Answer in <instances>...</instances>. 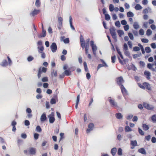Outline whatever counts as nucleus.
Here are the masks:
<instances>
[{
  "mask_svg": "<svg viewBox=\"0 0 156 156\" xmlns=\"http://www.w3.org/2000/svg\"><path fill=\"white\" fill-rule=\"evenodd\" d=\"M23 152L24 154L26 155L29 154L31 155H34L36 153V149L35 148L32 147L29 148L28 151L27 150H24Z\"/></svg>",
  "mask_w": 156,
  "mask_h": 156,
  "instance_id": "1",
  "label": "nucleus"
},
{
  "mask_svg": "<svg viewBox=\"0 0 156 156\" xmlns=\"http://www.w3.org/2000/svg\"><path fill=\"white\" fill-rule=\"evenodd\" d=\"M138 86L141 88L143 89H147L151 90V88L150 84L146 82H144L143 84L138 83Z\"/></svg>",
  "mask_w": 156,
  "mask_h": 156,
  "instance_id": "2",
  "label": "nucleus"
},
{
  "mask_svg": "<svg viewBox=\"0 0 156 156\" xmlns=\"http://www.w3.org/2000/svg\"><path fill=\"white\" fill-rule=\"evenodd\" d=\"M117 51L118 54L119 55H120V57L121 58L123 59V60H121L120 58L119 57H118V59L119 60V63L121 64L122 65H124L125 64H126V61L125 59H123V57L122 56L121 51H120V50L119 49H117Z\"/></svg>",
  "mask_w": 156,
  "mask_h": 156,
  "instance_id": "3",
  "label": "nucleus"
},
{
  "mask_svg": "<svg viewBox=\"0 0 156 156\" xmlns=\"http://www.w3.org/2000/svg\"><path fill=\"white\" fill-rule=\"evenodd\" d=\"M37 49L39 53H41V56L42 58H44L46 57V55L44 52L43 51L44 50V47L43 46L38 47Z\"/></svg>",
  "mask_w": 156,
  "mask_h": 156,
  "instance_id": "4",
  "label": "nucleus"
},
{
  "mask_svg": "<svg viewBox=\"0 0 156 156\" xmlns=\"http://www.w3.org/2000/svg\"><path fill=\"white\" fill-rule=\"evenodd\" d=\"M110 32L112 38L117 41L116 34L115 32V29L114 27H112L110 29Z\"/></svg>",
  "mask_w": 156,
  "mask_h": 156,
  "instance_id": "5",
  "label": "nucleus"
},
{
  "mask_svg": "<svg viewBox=\"0 0 156 156\" xmlns=\"http://www.w3.org/2000/svg\"><path fill=\"white\" fill-rule=\"evenodd\" d=\"M108 100L111 106L115 108L118 107L117 103L115 101V100L112 99L111 97H109Z\"/></svg>",
  "mask_w": 156,
  "mask_h": 156,
  "instance_id": "6",
  "label": "nucleus"
},
{
  "mask_svg": "<svg viewBox=\"0 0 156 156\" xmlns=\"http://www.w3.org/2000/svg\"><path fill=\"white\" fill-rule=\"evenodd\" d=\"M147 67L153 71H155L156 69V62L154 61V63L151 64L148 63L147 64Z\"/></svg>",
  "mask_w": 156,
  "mask_h": 156,
  "instance_id": "7",
  "label": "nucleus"
},
{
  "mask_svg": "<svg viewBox=\"0 0 156 156\" xmlns=\"http://www.w3.org/2000/svg\"><path fill=\"white\" fill-rule=\"evenodd\" d=\"M75 69L73 67L69 68L68 69L66 70L64 72V74L66 76H69L71 74V72L74 71Z\"/></svg>",
  "mask_w": 156,
  "mask_h": 156,
  "instance_id": "8",
  "label": "nucleus"
},
{
  "mask_svg": "<svg viewBox=\"0 0 156 156\" xmlns=\"http://www.w3.org/2000/svg\"><path fill=\"white\" fill-rule=\"evenodd\" d=\"M116 81L117 84L120 86L123 85L122 83L124 82V80L122 76L117 78L116 79Z\"/></svg>",
  "mask_w": 156,
  "mask_h": 156,
  "instance_id": "9",
  "label": "nucleus"
},
{
  "mask_svg": "<svg viewBox=\"0 0 156 156\" xmlns=\"http://www.w3.org/2000/svg\"><path fill=\"white\" fill-rule=\"evenodd\" d=\"M90 44L92 47L93 52L94 54L95 55L96 53V51L97 50L96 46L94 44V42L92 41H90Z\"/></svg>",
  "mask_w": 156,
  "mask_h": 156,
  "instance_id": "10",
  "label": "nucleus"
},
{
  "mask_svg": "<svg viewBox=\"0 0 156 156\" xmlns=\"http://www.w3.org/2000/svg\"><path fill=\"white\" fill-rule=\"evenodd\" d=\"M80 43L81 47L83 49H84L85 47V40L82 35H81L80 37Z\"/></svg>",
  "mask_w": 156,
  "mask_h": 156,
  "instance_id": "11",
  "label": "nucleus"
},
{
  "mask_svg": "<svg viewBox=\"0 0 156 156\" xmlns=\"http://www.w3.org/2000/svg\"><path fill=\"white\" fill-rule=\"evenodd\" d=\"M90 40L89 38L86 40V42L85 44V54H87V53H88V51L89 47V42L90 41Z\"/></svg>",
  "mask_w": 156,
  "mask_h": 156,
  "instance_id": "12",
  "label": "nucleus"
},
{
  "mask_svg": "<svg viewBox=\"0 0 156 156\" xmlns=\"http://www.w3.org/2000/svg\"><path fill=\"white\" fill-rule=\"evenodd\" d=\"M52 51L53 52H55L57 50V45L55 43H53L50 46Z\"/></svg>",
  "mask_w": 156,
  "mask_h": 156,
  "instance_id": "13",
  "label": "nucleus"
},
{
  "mask_svg": "<svg viewBox=\"0 0 156 156\" xmlns=\"http://www.w3.org/2000/svg\"><path fill=\"white\" fill-rule=\"evenodd\" d=\"M143 106L146 109L148 110L153 109L154 108L152 105H150L147 103L144 102L143 103Z\"/></svg>",
  "mask_w": 156,
  "mask_h": 156,
  "instance_id": "14",
  "label": "nucleus"
},
{
  "mask_svg": "<svg viewBox=\"0 0 156 156\" xmlns=\"http://www.w3.org/2000/svg\"><path fill=\"white\" fill-rule=\"evenodd\" d=\"M94 125L93 123H89L88 126V129H87L86 130L87 133H89L91 131L94 127Z\"/></svg>",
  "mask_w": 156,
  "mask_h": 156,
  "instance_id": "15",
  "label": "nucleus"
},
{
  "mask_svg": "<svg viewBox=\"0 0 156 156\" xmlns=\"http://www.w3.org/2000/svg\"><path fill=\"white\" fill-rule=\"evenodd\" d=\"M48 117L49 119V122L51 123H53L55 121L54 114L52 113L50 114L48 116Z\"/></svg>",
  "mask_w": 156,
  "mask_h": 156,
  "instance_id": "16",
  "label": "nucleus"
},
{
  "mask_svg": "<svg viewBox=\"0 0 156 156\" xmlns=\"http://www.w3.org/2000/svg\"><path fill=\"white\" fill-rule=\"evenodd\" d=\"M101 61L103 63V64H100L98 65L97 68V71L101 67L104 66L106 67H108V65L103 60H101Z\"/></svg>",
  "mask_w": 156,
  "mask_h": 156,
  "instance_id": "17",
  "label": "nucleus"
},
{
  "mask_svg": "<svg viewBox=\"0 0 156 156\" xmlns=\"http://www.w3.org/2000/svg\"><path fill=\"white\" fill-rule=\"evenodd\" d=\"M40 12V10L39 9H34L30 13V15L34 16L36 15L39 14Z\"/></svg>",
  "mask_w": 156,
  "mask_h": 156,
  "instance_id": "18",
  "label": "nucleus"
},
{
  "mask_svg": "<svg viewBox=\"0 0 156 156\" xmlns=\"http://www.w3.org/2000/svg\"><path fill=\"white\" fill-rule=\"evenodd\" d=\"M42 29L43 34H41L38 36L39 38L44 37L46 36V32L45 30H44V27L43 24H42Z\"/></svg>",
  "mask_w": 156,
  "mask_h": 156,
  "instance_id": "19",
  "label": "nucleus"
},
{
  "mask_svg": "<svg viewBox=\"0 0 156 156\" xmlns=\"http://www.w3.org/2000/svg\"><path fill=\"white\" fill-rule=\"evenodd\" d=\"M120 88L122 93L123 94H125L127 93V91L123 85H121L120 86Z\"/></svg>",
  "mask_w": 156,
  "mask_h": 156,
  "instance_id": "20",
  "label": "nucleus"
},
{
  "mask_svg": "<svg viewBox=\"0 0 156 156\" xmlns=\"http://www.w3.org/2000/svg\"><path fill=\"white\" fill-rule=\"evenodd\" d=\"M41 120L42 122H44L47 119V117L46 116V114L45 113H43L41 117Z\"/></svg>",
  "mask_w": 156,
  "mask_h": 156,
  "instance_id": "21",
  "label": "nucleus"
},
{
  "mask_svg": "<svg viewBox=\"0 0 156 156\" xmlns=\"http://www.w3.org/2000/svg\"><path fill=\"white\" fill-rule=\"evenodd\" d=\"M144 74L146 76V77L147 79H150V76H151L150 73L147 71H145L144 72Z\"/></svg>",
  "mask_w": 156,
  "mask_h": 156,
  "instance_id": "22",
  "label": "nucleus"
},
{
  "mask_svg": "<svg viewBox=\"0 0 156 156\" xmlns=\"http://www.w3.org/2000/svg\"><path fill=\"white\" fill-rule=\"evenodd\" d=\"M117 150L116 147H114L112 149L111 152L113 156H115L117 152Z\"/></svg>",
  "mask_w": 156,
  "mask_h": 156,
  "instance_id": "23",
  "label": "nucleus"
},
{
  "mask_svg": "<svg viewBox=\"0 0 156 156\" xmlns=\"http://www.w3.org/2000/svg\"><path fill=\"white\" fill-rule=\"evenodd\" d=\"M138 151L139 152L143 154H146V151L145 149L143 148H140L138 150Z\"/></svg>",
  "mask_w": 156,
  "mask_h": 156,
  "instance_id": "24",
  "label": "nucleus"
},
{
  "mask_svg": "<svg viewBox=\"0 0 156 156\" xmlns=\"http://www.w3.org/2000/svg\"><path fill=\"white\" fill-rule=\"evenodd\" d=\"M51 76L53 77H56L57 76V72L56 70L54 69H52L51 71Z\"/></svg>",
  "mask_w": 156,
  "mask_h": 156,
  "instance_id": "25",
  "label": "nucleus"
},
{
  "mask_svg": "<svg viewBox=\"0 0 156 156\" xmlns=\"http://www.w3.org/2000/svg\"><path fill=\"white\" fill-rule=\"evenodd\" d=\"M115 116L117 119H120L122 118V115L120 113H118L115 114Z\"/></svg>",
  "mask_w": 156,
  "mask_h": 156,
  "instance_id": "26",
  "label": "nucleus"
},
{
  "mask_svg": "<svg viewBox=\"0 0 156 156\" xmlns=\"http://www.w3.org/2000/svg\"><path fill=\"white\" fill-rule=\"evenodd\" d=\"M142 127L143 129L145 131H147L149 129V126L145 124H143Z\"/></svg>",
  "mask_w": 156,
  "mask_h": 156,
  "instance_id": "27",
  "label": "nucleus"
},
{
  "mask_svg": "<svg viewBox=\"0 0 156 156\" xmlns=\"http://www.w3.org/2000/svg\"><path fill=\"white\" fill-rule=\"evenodd\" d=\"M1 65L2 66H5L8 65V63L6 60L4 59L2 62Z\"/></svg>",
  "mask_w": 156,
  "mask_h": 156,
  "instance_id": "28",
  "label": "nucleus"
},
{
  "mask_svg": "<svg viewBox=\"0 0 156 156\" xmlns=\"http://www.w3.org/2000/svg\"><path fill=\"white\" fill-rule=\"evenodd\" d=\"M131 145L133 147H135L137 146V143L136 140H132L130 143Z\"/></svg>",
  "mask_w": 156,
  "mask_h": 156,
  "instance_id": "29",
  "label": "nucleus"
},
{
  "mask_svg": "<svg viewBox=\"0 0 156 156\" xmlns=\"http://www.w3.org/2000/svg\"><path fill=\"white\" fill-rule=\"evenodd\" d=\"M80 96L79 95H77V99L76 100V105H75V108L77 109L78 107V105L79 103V100H80Z\"/></svg>",
  "mask_w": 156,
  "mask_h": 156,
  "instance_id": "30",
  "label": "nucleus"
},
{
  "mask_svg": "<svg viewBox=\"0 0 156 156\" xmlns=\"http://www.w3.org/2000/svg\"><path fill=\"white\" fill-rule=\"evenodd\" d=\"M125 130L126 132H130L132 130V129L128 126H125Z\"/></svg>",
  "mask_w": 156,
  "mask_h": 156,
  "instance_id": "31",
  "label": "nucleus"
},
{
  "mask_svg": "<svg viewBox=\"0 0 156 156\" xmlns=\"http://www.w3.org/2000/svg\"><path fill=\"white\" fill-rule=\"evenodd\" d=\"M41 5V3L40 2V0H36L35 3V5L38 8Z\"/></svg>",
  "mask_w": 156,
  "mask_h": 156,
  "instance_id": "32",
  "label": "nucleus"
},
{
  "mask_svg": "<svg viewBox=\"0 0 156 156\" xmlns=\"http://www.w3.org/2000/svg\"><path fill=\"white\" fill-rule=\"evenodd\" d=\"M135 8L136 10H139L142 8V7L139 4H137L135 7Z\"/></svg>",
  "mask_w": 156,
  "mask_h": 156,
  "instance_id": "33",
  "label": "nucleus"
},
{
  "mask_svg": "<svg viewBox=\"0 0 156 156\" xmlns=\"http://www.w3.org/2000/svg\"><path fill=\"white\" fill-rule=\"evenodd\" d=\"M41 67H40L38 71L37 74V76L38 78L39 79L41 77V75L42 73V72L41 71Z\"/></svg>",
  "mask_w": 156,
  "mask_h": 156,
  "instance_id": "34",
  "label": "nucleus"
},
{
  "mask_svg": "<svg viewBox=\"0 0 156 156\" xmlns=\"http://www.w3.org/2000/svg\"><path fill=\"white\" fill-rule=\"evenodd\" d=\"M122 149L120 148H119L117 151V154L119 156H121L122 154Z\"/></svg>",
  "mask_w": 156,
  "mask_h": 156,
  "instance_id": "35",
  "label": "nucleus"
},
{
  "mask_svg": "<svg viewBox=\"0 0 156 156\" xmlns=\"http://www.w3.org/2000/svg\"><path fill=\"white\" fill-rule=\"evenodd\" d=\"M127 16L128 17H133L134 16L133 14V12H128L127 13Z\"/></svg>",
  "mask_w": 156,
  "mask_h": 156,
  "instance_id": "36",
  "label": "nucleus"
},
{
  "mask_svg": "<svg viewBox=\"0 0 156 156\" xmlns=\"http://www.w3.org/2000/svg\"><path fill=\"white\" fill-rule=\"evenodd\" d=\"M83 65L84 68L86 72H88V70L87 67V64L86 62H83Z\"/></svg>",
  "mask_w": 156,
  "mask_h": 156,
  "instance_id": "37",
  "label": "nucleus"
},
{
  "mask_svg": "<svg viewBox=\"0 0 156 156\" xmlns=\"http://www.w3.org/2000/svg\"><path fill=\"white\" fill-rule=\"evenodd\" d=\"M36 131L39 133L41 132L42 129L39 126H37L36 127Z\"/></svg>",
  "mask_w": 156,
  "mask_h": 156,
  "instance_id": "38",
  "label": "nucleus"
},
{
  "mask_svg": "<svg viewBox=\"0 0 156 156\" xmlns=\"http://www.w3.org/2000/svg\"><path fill=\"white\" fill-rule=\"evenodd\" d=\"M133 26L134 29H137L139 27V25H138V23L136 22H135L134 23Z\"/></svg>",
  "mask_w": 156,
  "mask_h": 156,
  "instance_id": "39",
  "label": "nucleus"
},
{
  "mask_svg": "<svg viewBox=\"0 0 156 156\" xmlns=\"http://www.w3.org/2000/svg\"><path fill=\"white\" fill-rule=\"evenodd\" d=\"M145 50L146 52L147 53H149L151 51V48L148 47H146L145 48Z\"/></svg>",
  "mask_w": 156,
  "mask_h": 156,
  "instance_id": "40",
  "label": "nucleus"
},
{
  "mask_svg": "<svg viewBox=\"0 0 156 156\" xmlns=\"http://www.w3.org/2000/svg\"><path fill=\"white\" fill-rule=\"evenodd\" d=\"M123 49L124 51H126L128 50V46L126 44L124 43V44Z\"/></svg>",
  "mask_w": 156,
  "mask_h": 156,
  "instance_id": "41",
  "label": "nucleus"
},
{
  "mask_svg": "<svg viewBox=\"0 0 156 156\" xmlns=\"http://www.w3.org/2000/svg\"><path fill=\"white\" fill-rule=\"evenodd\" d=\"M34 59V58L31 56H29L27 58V60L28 62H30L32 61Z\"/></svg>",
  "mask_w": 156,
  "mask_h": 156,
  "instance_id": "42",
  "label": "nucleus"
},
{
  "mask_svg": "<svg viewBox=\"0 0 156 156\" xmlns=\"http://www.w3.org/2000/svg\"><path fill=\"white\" fill-rule=\"evenodd\" d=\"M105 19L106 20H110V17L109 15L108 14H105Z\"/></svg>",
  "mask_w": 156,
  "mask_h": 156,
  "instance_id": "43",
  "label": "nucleus"
},
{
  "mask_svg": "<svg viewBox=\"0 0 156 156\" xmlns=\"http://www.w3.org/2000/svg\"><path fill=\"white\" fill-rule=\"evenodd\" d=\"M128 36L130 39L131 40H133L134 39L133 36V34L131 33H128Z\"/></svg>",
  "mask_w": 156,
  "mask_h": 156,
  "instance_id": "44",
  "label": "nucleus"
},
{
  "mask_svg": "<svg viewBox=\"0 0 156 156\" xmlns=\"http://www.w3.org/2000/svg\"><path fill=\"white\" fill-rule=\"evenodd\" d=\"M152 34V31L149 29H148L146 32L147 35V36H149L151 35Z\"/></svg>",
  "mask_w": 156,
  "mask_h": 156,
  "instance_id": "45",
  "label": "nucleus"
},
{
  "mask_svg": "<svg viewBox=\"0 0 156 156\" xmlns=\"http://www.w3.org/2000/svg\"><path fill=\"white\" fill-rule=\"evenodd\" d=\"M140 48L139 47H137V46H136V47H134L133 48V50L134 51H139L140 50Z\"/></svg>",
  "mask_w": 156,
  "mask_h": 156,
  "instance_id": "46",
  "label": "nucleus"
},
{
  "mask_svg": "<svg viewBox=\"0 0 156 156\" xmlns=\"http://www.w3.org/2000/svg\"><path fill=\"white\" fill-rule=\"evenodd\" d=\"M138 132L141 135H144V132L140 128H138Z\"/></svg>",
  "mask_w": 156,
  "mask_h": 156,
  "instance_id": "47",
  "label": "nucleus"
},
{
  "mask_svg": "<svg viewBox=\"0 0 156 156\" xmlns=\"http://www.w3.org/2000/svg\"><path fill=\"white\" fill-rule=\"evenodd\" d=\"M114 6L113 5L111 4H110L109 6V10L111 12H112L114 10Z\"/></svg>",
  "mask_w": 156,
  "mask_h": 156,
  "instance_id": "48",
  "label": "nucleus"
},
{
  "mask_svg": "<svg viewBox=\"0 0 156 156\" xmlns=\"http://www.w3.org/2000/svg\"><path fill=\"white\" fill-rule=\"evenodd\" d=\"M151 120L153 122L156 121V115H154L152 116Z\"/></svg>",
  "mask_w": 156,
  "mask_h": 156,
  "instance_id": "49",
  "label": "nucleus"
},
{
  "mask_svg": "<svg viewBox=\"0 0 156 156\" xmlns=\"http://www.w3.org/2000/svg\"><path fill=\"white\" fill-rule=\"evenodd\" d=\"M116 59V56L115 55L112 56L111 57L112 62L113 63H114L115 62V60Z\"/></svg>",
  "mask_w": 156,
  "mask_h": 156,
  "instance_id": "50",
  "label": "nucleus"
},
{
  "mask_svg": "<svg viewBox=\"0 0 156 156\" xmlns=\"http://www.w3.org/2000/svg\"><path fill=\"white\" fill-rule=\"evenodd\" d=\"M56 102V100L54 98H52L50 101V103L51 104H54Z\"/></svg>",
  "mask_w": 156,
  "mask_h": 156,
  "instance_id": "51",
  "label": "nucleus"
},
{
  "mask_svg": "<svg viewBox=\"0 0 156 156\" xmlns=\"http://www.w3.org/2000/svg\"><path fill=\"white\" fill-rule=\"evenodd\" d=\"M37 44L38 46V47H41L43 46V44L42 41L40 40L38 41L37 42Z\"/></svg>",
  "mask_w": 156,
  "mask_h": 156,
  "instance_id": "52",
  "label": "nucleus"
},
{
  "mask_svg": "<svg viewBox=\"0 0 156 156\" xmlns=\"http://www.w3.org/2000/svg\"><path fill=\"white\" fill-rule=\"evenodd\" d=\"M139 34L141 35H143L144 34V31L143 29H140L139 32Z\"/></svg>",
  "mask_w": 156,
  "mask_h": 156,
  "instance_id": "53",
  "label": "nucleus"
},
{
  "mask_svg": "<svg viewBox=\"0 0 156 156\" xmlns=\"http://www.w3.org/2000/svg\"><path fill=\"white\" fill-rule=\"evenodd\" d=\"M58 28L59 30H60L62 26V22H58Z\"/></svg>",
  "mask_w": 156,
  "mask_h": 156,
  "instance_id": "54",
  "label": "nucleus"
},
{
  "mask_svg": "<svg viewBox=\"0 0 156 156\" xmlns=\"http://www.w3.org/2000/svg\"><path fill=\"white\" fill-rule=\"evenodd\" d=\"M39 134L38 133H35L34 134V137L35 140H37L38 139Z\"/></svg>",
  "mask_w": 156,
  "mask_h": 156,
  "instance_id": "55",
  "label": "nucleus"
},
{
  "mask_svg": "<svg viewBox=\"0 0 156 156\" xmlns=\"http://www.w3.org/2000/svg\"><path fill=\"white\" fill-rule=\"evenodd\" d=\"M117 32L120 36L124 34L123 31L122 30H117Z\"/></svg>",
  "mask_w": 156,
  "mask_h": 156,
  "instance_id": "56",
  "label": "nucleus"
},
{
  "mask_svg": "<svg viewBox=\"0 0 156 156\" xmlns=\"http://www.w3.org/2000/svg\"><path fill=\"white\" fill-rule=\"evenodd\" d=\"M141 41L144 43H147L148 42V40L146 38H143L141 39Z\"/></svg>",
  "mask_w": 156,
  "mask_h": 156,
  "instance_id": "57",
  "label": "nucleus"
},
{
  "mask_svg": "<svg viewBox=\"0 0 156 156\" xmlns=\"http://www.w3.org/2000/svg\"><path fill=\"white\" fill-rule=\"evenodd\" d=\"M115 25L116 27H119L120 25V22L119 21H116L115 23Z\"/></svg>",
  "mask_w": 156,
  "mask_h": 156,
  "instance_id": "58",
  "label": "nucleus"
},
{
  "mask_svg": "<svg viewBox=\"0 0 156 156\" xmlns=\"http://www.w3.org/2000/svg\"><path fill=\"white\" fill-rule=\"evenodd\" d=\"M139 63L140 66H141L142 67H144V66L145 64L144 62L140 61L139 62Z\"/></svg>",
  "mask_w": 156,
  "mask_h": 156,
  "instance_id": "59",
  "label": "nucleus"
},
{
  "mask_svg": "<svg viewBox=\"0 0 156 156\" xmlns=\"http://www.w3.org/2000/svg\"><path fill=\"white\" fill-rule=\"evenodd\" d=\"M48 80V78L46 77L43 78L42 79V81L43 82H47Z\"/></svg>",
  "mask_w": 156,
  "mask_h": 156,
  "instance_id": "60",
  "label": "nucleus"
},
{
  "mask_svg": "<svg viewBox=\"0 0 156 156\" xmlns=\"http://www.w3.org/2000/svg\"><path fill=\"white\" fill-rule=\"evenodd\" d=\"M121 23L122 25H126L127 24V22L125 20H123L121 22Z\"/></svg>",
  "mask_w": 156,
  "mask_h": 156,
  "instance_id": "61",
  "label": "nucleus"
},
{
  "mask_svg": "<svg viewBox=\"0 0 156 156\" xmlns=\"http://www.w3.org/2000/svg\"><path fill=\"white\" fill-rule=\"evenodd\" d=\"M132 69L134 71H136L137 69L136 68L133 64H132L131 66Z\"/></svg>",
  "mask_w": 156,
  "mask_h": 156,
  "instance_id": "62",
  "label": "nucleus"
},
{
  "mask_svg": "<svg viewBox=\"0 0 156 156\" xmlns=\"http://www.w3.org/2000/svg\"><path fill=\"white\" fill-rule=\"evenodd\" d=\"M64 42L65 43H68L69 42V38H66L63 40Z\"/></svg>",
  "mask_w": 156,
  "mask_h": 156,
  "instance_id": "63",
  "label": "nucleus"
},
{
  "mask_svg": "<svg viewBox=\"0 0 156 156\" xmlns=\"http://www.w3.org/2000/svg\"><path fill=\"white\" fill-rule=\"evenodd\" d=\"M124 28L125 31H127L129 29V26L128 25H126L124 26Z\"/></svg>",
  "mask_w": 156,
  "mask_h": 156,
  "instance_id": "64",
  "label": "nucleus"
}]
</instances>
